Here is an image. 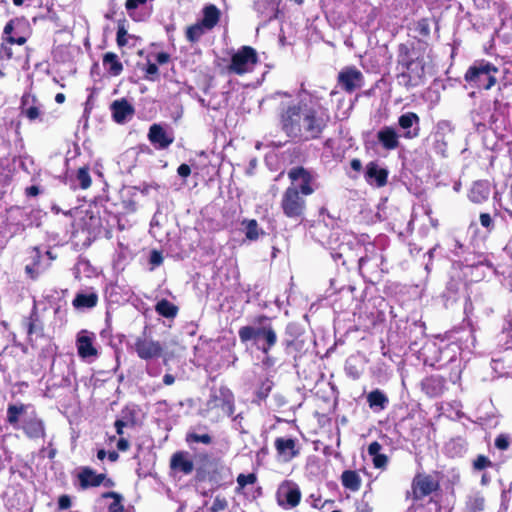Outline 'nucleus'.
Returning <instances> with one entry per match:
<instances>
[{"label":"nucleus","mask_w":512,"mask_h":512,"mask_svg":"<svg viewBox=\"0 0 512 512\" xmlns=\"http://www.w3.org/2000/svg\"><path fill=\"white\" fill-rule=\"evenodd\" d=\"M116 42L118 47L122 48L128 43V32L124 26V24H118L117 34H116Z\"/></svg>","instance_id":"48"},{"label":"nucleus","mask_w":512,"mask_h":512,"mask_svg":"<svg viewBox=\"0 0 512 512\" xmlns=\"http://www.w3.org/2000/svg\"><path fill=\"white\" fill-rule=\"evenodd\" d=\"M132 348L137 356L144 361L158 359L164 355L163 345L145 334L136 337Z\"/></svg>","instance_id":"11"},{"label":"nucleus","mask_w":512,"mask_h":512,"mask_svg":"<svg viewBox=\"0 0 512 512\" xmlns=\"http://www.w3.org/2000/svg\"><path fill=\"white\" fill-rule=\"evenodd\" d=\"M169 60H170V55L166 52H159L156 55V61L160 65L168 63Z\"/></svg>","instance_id":"62"},{"label":"nucleus","mask_w":512,"mask_h":512,"mask_svg":"<svg viewBox=\"0 0 512 512\" xmlns=\"http://www.w3.org/2000/svg\"><path fill=\"white\" fill-rule=\"evenodd\" d=\"M98 294L94 291L79 292L75 295L72 305L76 309H91L98 304Z\"/></svg>","instance_id":"30"},{"label":"nucleus","mask_w":512,"mask_h":512,"mask_svg":"<svg viewBox=\"0 0 512 512\" xmlns=\"http://www.w3.org/2000/svg\"><path fill=\"white\" fill-rule=\"evenodd\" d=\"M341 483L345 489L356 492L361 488L362 479L355 470H344L341 474Z\"/></svg>","instance_id":"33"},{"label":"nucleus","mask_w":512,"mask_h":512,"mask_svg":"<svg viewBox=\"0 0 512 512\" xmlns=\"http://www.w3.org/2000/svg\"><path fill=\"white\" fill-rule=\"evenodd\" d=\"M377 140L381 147L387 151H393L400 147V135L392 126H383L377 132Z\"/></svg>","instance_id":"26"},{"label":"nucleus","mask_w":512,"mask_h":512,"mask_svg":"<svg viewBox=\"0 0 512 512\" xmlns=\"http://www.w3.org/2000/svg\"><path fill=\"white\" fill-rule=\"evenodd\" d=\"M40 104L35 95L29 93L23 94L21 97L20 110L21 115L25 116L29 121L40 119Z\"/></svg>","instance_id":"27"},{"label":"nucleus","mask_w":512,"mask_h":512,"mask_svg":"<svg viewBox=\"0 0 512 512\" xmlns=\"http://www.w3.org/2000/svg\"><path fill=\"white\" fill-rule=\"evenodd\" d=\"M128 425V422L124 421L123 419H117L115 422H114V427L116 429V433L122 437V435L124 434V427H126Z\"/></svg>","instance_id":"59"},{"label":"nucleus","mask_w":512,"mask_h":512,"mask_svg":"<svg viewBox=\"0 0 512 512\" xmlns=\"http://www.w3.org/2000/svg\"><path fill=\"white\" fill-rule=\"evenodd\" d=\"M397 52V65L401 69L397 75L399 84L407 89L423 84L426 75L424 56H416L413 48L405 43L398 45Z\"/></svg>","instance_id":"3"},{"label":"nucleus","mask_w":512,"mask_h":512,"mask_svg":"<svg viewBox=\"0 0 512 512\" xmlns=\"http://www.w3.org/2000/svg\"><path fill=\"white\" fill-rule=\"evenodd\" d=\"M129 447H130V443H129L128 439H126L124 437H120L119 440L117 441V449L119 451L125 452L129 449Z\"/></svg>","instance_id":"60"},{"label":"nucleus","mask_w":512,"mask_h":512,"mask_svg":"<svg viewBox=\"0 0 512 512\" xmlns=\"http://www.w3.org/2000/svg\"><path fill=\"white\" fill-rule=\"evenodd\" d=\"M40 194V188L36 185L29 186L25 189V195L27 197H36Z\"/></svg>","instance_id":"61"},{"label":"nucleus","mask_w":512,"mask_h":512,"mask_svg":"<svg viewBox=\"0 0 512 512\" xmlns=\"http://www.w3.org/2000/svg\"><path fill=\"white\" fill-rule=\"evenodd\" d=\"M102 498L107 499L111 498L113 499V502L109 504L107 510L108 512H124L125 508L123 505V496L115 491H107L102 493Z\"/></svg>","instance_id":"38"},{"label":"nucleus","mask_w":512,"mask_h":512,"mask_svg":"<svg viewBox=\"0 0 512 512\" xmlns=\"http://www.w3.org/2000/svg\"><path fill=\"white\" fill-rule=\"evenodd\" d=\"M185 441L188 444L203 443L205 445H209L212 443V437H211V435H209L207 433L197 434L195 432H188L186 434Z\"/></svg>","instance_id":"41"},{"label":"nucleus","mask_w":512,"mask_h":512,"mask_svg":"<svg viewBox=\"0 0 512 512\" xmlns=\"http://www.w3.org/2000/svg\"><path fill=\"white\" fill-rule=\"evenodd\" d=\"M206 31H209L208 28L203 27L201 23L198 21L192 25H189L186 28L185 38L189 43L195 44L200 41V39L206 33Z\"/></svg>","instance_id":"36"},{"label":"nucleus","mask_w":512,"mask_h":512,"mask_svg":"<svg viewBox=\"0 0 512 512\" xmlns=\"http://www.w3.org/2000/svg\"><path fill=\"white\" fill-rule=\"evenodd\" d=\"M31 262L25 266V272L32 280H37L39 275L50 267V262L43 264L42 252L38 246L29 250Z\"/></svg>","instance_id":"20"},{"label":"nucleus","mask_w":512,"mask_h":512,"mask_svg":"<svg viewBox=\"0 0 512 512\" xmlns=\"http://www.w3.org/2000/svg\"><path fill=\"white\" fill-rule=\"evenodd\" d=\"M72 505L70 496L64 494L58 498V508L60 510L69 509Z\"/></svg>","instance_id":"55"},{"label":"nucleus","mask_w":512,"mask_h":512,"mask_svg":"<svg viewBox=\"0 0 512 512\" xmlns=\"http://www.w3.org/2000/svg\"><path fill=\"white\" fill-rule=\"evenodd\" d=\"M285 335L287 336V338L298 339L299 332L297 325L295 323H288L285 327Z\"/></svg>","instance_id":"53"},{"label":"nucleus","mask_w":512,"mask_h":512,"mask_svg":"<svg viewBox=\"0 0 512 512\" xmlns=\"http://www.w3.org/2000/svg\"><path fill=\"white\" fill-rule=\"evenodd\" d=\"M365 255L360 256L357 265L361 276L369 281L374 282L381 277L383 269V256L377 252L373 244L364 247Z\"/></svg>","instance_id":"6"},{"label":"nucleus","mask_w":512,"mask_h":512,"mask_svg":"<svg viewBox=\"0 0 512 512\" xmlns=\"http://www.w3.org/2000/svg\"><path fill=\"white\" fill-rule=\"evenodd\" d=\"M245 235H246V238L251 241L258 239V237H259L258 223L255 219H251V220L247 221Z\"/></svg>","instance_id":"44"},{"label":"nucleus","mask_w":512,"mask_h":512,"mask_svg":"<svg viewBox=\"0 0 512 512\" xmlns=\"http://www.w3.org/2000/svg\"><path fill=\"white\" fill-rule=\"evenodd\" d=\"M144 78L149 81H155L159 77V69L156 63L148 62L144 68Z\"/></svg>","instance_id":"46"},{"label":"nucleus","mask_w":512,"mask_h":512,"mask_svg":"<svg viewBox=\"0 0 512 512\" xmlns=\"http://www.w3.org/2000/svg\"><path fill=\"white\" fill-rule=\"evenodd\" d=\"M271 318L265 314L257 315L253 319V324L256 326L246 325L242 326L239 331V339L242 343L254 341V343L261 344L258 349L265 355H268L271 349L277 343V333L271 324Z\"/></svg>","instance_id":"4"},{"label":"nucleus","mask_w":512,"mask_h":512,"mask_svg":"<svg viewBox=\"0 0 512 512\" xmlns=\"http://www.w3.org/2000/svg\"><path fill=\"white\" fill-rule=\"evenodd\" d=\"M367 403L371 409L383 410L388 405L389 399L380 389H375L368 393Z\"/></svg>","instance_id":"35"},{"label":"nucleus","mask_w":512,"mask_h":512,"mask_svg":"<svg viewBox=\"0 0 512 512\" xmlns=\"http://www.w3.org/2000/svg\"><path fill=\"white\" fill-rule=\"evenodd\" d=\"M76 179L79 181V186L81 189L86 190L92 184V179L89 173V167L84 166L80 167L76 173Z\"/></svg>","instance_id":"40"},{"label":"nucleus","mask_w":512,"mask_h":512,"mask_svg":"<svg viewBox=\"0 0 512 512\" xmlns=\"http://www.w3.org/2000/svg\"><path fill=\"white\" fill-rule=\"evenodd\" d=\"M274 447L279 458L289 462L300 455V448L294 438L277 437Z\"/></svg>","instance_id":"18"},{"label":"nucleus","mask_w":512,"mask_h":512,"mask_svg":"<svg viewBox=\"0 0 512 512\" xmlns=\"http://www.w3.org/2000/svg\"><path fill=\"white\" fill-rule=\"evenodd\" d=\"M388 463V457L385 454H377L373 456V465L375 468H384Z\"/></svg>","instance_id":"52"},{"label":"nucleus","mask_w":512,"mask_h":512,"mask_svg":"<svg viewBox=\"0 0 512 512\" xmlns=\"http://www.w3.org/2000/svg\"><path fill=\"white\" fill-rule=\"evenodd\" d=\"M439 489L440 483L432 475L417 473L412 479L411 492H408L407 497H411L413 502H418Z\"/></svg>","instance_id":"9"},{"label":"nucleus","mask_w":512,"mask_h":512,"mask_svg":"<svg viewBox=\"0 0 512 512\" xmlns=\"http://www.w3.org/2000/svg\"><path fill=\"white\" fill-rule=\"evenodd\" d=\"M237 491H240L243 489L246 485L254 484L257 481V476L255 473H249V474H239L237 476Z\"/></svg>","instance_id":"43"},{"label":"nucleus","mask_w":512,"mask_h":512,"mask_svg":"<svg viewBox=\"0 0 512 512\" xmlns=\"http://www.w3.org/2000/svg\"><path fill=\"white\" fill-rule=\"evenodd\" d=\"M421 390L430 398L440 397L446 390V378L430 375L421 381Z\"/></svg>","instance_id":"22"},{"label":"nucleus","mask_w":512,"mask_h":512,"mask_svg":"<svg viewBox=\"0 0 512 512\" xmlns=\"http://www.w3.org/2000/svg\"><path fill=\"white\" fill-rule=\"evenodd\" d=\"M490 188L486 182H475L469 191V200L476 204H482L488 200Z\"/></svg>","instance_id":"31"},{"label":"nucleus","mask_w":512,"mask_h":512,"mask_svg":"<svg viewBox=\"0 0 512 512\" xmlns=\"http://www.w3.org/2000/svg\"><path fill=\"white\" fill-rule=\"evenodd\" d=\"M398 125L404 130V138L414 139L420 135V117L415 112H406L398 118Z\"/></svg>","instance_id":"19"},{"label":"nucleus","mask_w":512,"mask_h":512,"mask_svg":"<svg viewBox=\"0 0 512 512\" xmlns=\"http://www.w3.org/2000/svg\"><path fill=\"white\" fill-rule=\"evenodd\" d=\"M155 311L162 317L173 319L177 316L179 308L169 300L161 299L156 303Z\"/></svg>","instance_id":"34"},{"label":"nucleus","mask_w":512,"mask_h":512,"mask_svg":"<svg viewBox=\"0 0 512 512\" xmlns=\"http://www.w3.org/2000/svg\"><path fill=\"white\" fill-rule=\"evenodd\" d=\"M24 434L30 439L45 438L46 430L43 420L36 415L26 419L22 424Z\"/></svg>","instance_id":"28"},{"label":"nucleus","mask_w":512,"mask_h":512,"mask_svg":"<svg viewBox=\"0 0 512 512\" xmlns=\"http://www.w3.org/2000/svg\"><path fill=\"white\" fill-rule=\"evenodd\" d=\"M177 173L180 177L187 178L191 174V168L188 164L183 163L177 168Z\"/></svg>","instance_id":"58"},{"label":"nucleus","mask_w":512,"mask_h":512,"mask_svg":"<svg viewBox=\"0 0 512 512\" xmlns=\"http://www.w3.org/2000/svg\"><path fill=\"white\" fill-rule=\"evenodd\" d=\"M492 466V461L483 454H479L472 462V467L475 471H481Z\"/></svg>","instance_id":"42"},{"label":"nucleus","mask_w":512,"mask_h":512,"mask_svg":"<svg viewBox=\"0 0 512 512\" xmlns=\"http://www.w3.org/2000/svg\"><path fill=\"white\" fill-rule=\"evenodd\" d=\"M350 167L356 171V172H360L362 170V162L360 159L358 158H353L351 161H350Z\"/></svg>","instance_id":"63"},{"label":"nucleus","mask_w":512,"mask_h":512,"mask_svg":"<svg viewBox=\"0 0 512 512\" xmlns=\"http://www.w3.org/2000/svg\"><path fill=\"white\" fill-rule=\"evenodd\" d=\"M163 261L164 257L160 250L153 249L150 252L149 264L151 265V269H154L155 267L162 265Z\"/></svg>","instance_id":"50"},{"label":"nucleus","mask_w":512,"mask_h":512,"mask_svg":"<svg viewBox=\"0 0 512 512\" xmlns=\"http://www.w3.org/2000/svg\"><path fill=\"white\" fill-rule=\"evenodd\" d=\"M270 390H271V385L269 383H263L261 388L257 392L258 398H260L261 400L267 398Z\"/></svg>","instance_id":"57"},{"label":"nucleus","mask_w":512,"mask_h":512,"mask_svg":"<svg viewBox=\"0 0 512 512\" xmlns=\"http://www.w3.org/2000/svg\"><path fill=\"white\" fill-rule=\"evenodd\" d=\"M287 177L290 185L287 187L292 191L308 197L315 193L319 184L317 182V175L304 166H294L287 172Z\"/></svg>","instance_id":"5"},{"label":"nucleus","mask_w":512,"mask_h":512,"mask_svg":"<svg viewBox=\"0 0 512 512\" xmlns=\"http://www.w3.org/2000/svg\"><path fill=\"white\" fill-rule=\"evenodd\" d=\"M259 62L257 51L248 45L240 47L232 57L227 66V72L242 76L251 73Z\"/></svg>","instance_id":"7"},{"label":"nucleus","mask_w":512,"mask_h":512,"mask_svg":"<svg viewBox=\"0 0 512 512\" xmlns=\"http://www.w3.org/2000/svg\"><path fill=\"white\" fill-rule=\"evenodd\" d=\"M202 15L203 17L199 22L203 27L211 31L218 25L221 18V11L216 5L207 4L202 9Z\"/></svg>","instance_id":"29"},{"label":"nucleus","mask_w":512,"mask_h":512,"mask_svg":"<svg viewBox=\"0 0 512 512\" xmlns=\"http://www.w3.org/2000/svg\"><path fill=\"white\" fill-rule=\"evenodd\" d=\"M464 80L473 88L490 90L498 84L497 94L493 100V109L497 113H505L509 107V95L507 90L512 87V67L493 63L480 59L473 62L464 74Z\"/></svg>","instance_id":"2"},{"label":"nucleus","mask_w":512,"mask_h":512,"mask_svg":"<svg viewBox=\"0 0 512 512\" xmlns=\"http://www.w3.org/2000/svg\"><path fill=\"white\" fill-rule=\"evenodd\" d=\"M14 30V20H10L4 27V35L5 37L11 36Z\"/></svg>","instance_id":"64"},{"label":"nucleus","mask_w":512,"mask_h":512,"mask_svg":"<svg viewBox=\"0 0 512 512\" xmlns=\"http://www.w3.org/2000/svg\"><path fill=\"white\" fill-rule=\"evenodd\" d=\"M147 138L156 150L168 149L175 140L173 130L160 123H153L149 127Z\"/></svg>","instance_id":"13"},{"label":"nucleus","mask_w":512,"mask_h":512,"mask_svg":"<svg viewBox=\"0 0 512 512\" xmlns=\"http://www.w3.org/2000/svg\"><path fill=\"white\" fill-rule=\"evenodd\" d=\"M213 408H219L224 414L231 417L235 412V398L233 392L227 386H220L210 398Z\"/></svg>","instance_id":"15"},{"label":"nucleus","mask_w":512,"mask_h":512,"mask_svg":"<svg viewBox=\"0 0 512 512\" xmlns=\"http://www.w3.org/2000/svg\"><path fill=\"white\" fill-rule=\"evenodd\" d=\"M147 0H126L125 8L128 12L136 10L138 7L145 5Z\"/></svg>","instance_id":"54"},{"label":"nucleus","mask_w":512,"mask_h":512,"mask_svg":"<svg viewBox=\"0 0 512 512\" xmlns=\"http://www.w3.org/2000/svg\"><path fill=\"white\" fill-rule=\"evenodd\" d=\"M388 176V169L381 167L377 161L367 163L364 178L369 185L378 188L384 187L388 183Z\"/></svg>","instance_id":"16"},{"label":"nucleus","mask_w":512,"mask_h":512,"mask_svg":"<svg viewBox=\"0 0 512 512\" xmlns=\"http://www.w3.org/2000/svg\"><path fill=\"white\" fill-rule=\"evenodd\" d=\"M286 353L292 354L293 352H299L301 349L302 341L296 338H286L283 342Z\"/></svg>","instance_id":"47"},{"label":"nucleus","mask_w":512,"mask_h":512,"mask_svg":"<svg viewBox=\"0 0 512 512\" xmlns=\"http://www.w3.org/2000/svg\"><path fill=\"white\" fill-rule=\"evenodd\" d=\"M495 447L499 450H507L510 446L509 437L506 434H499L495 439Z\"/></svg>","instance_id":"51"},{"label":"nucleus","mask_w":512,"mask_h":512,"mask_svg":"<svg viewBox=\"0 0 512 512\" xmlns=\"http://www.w3.org/2000/svg\"><path fill=\"white\" fill-rule=\"evenodd\" d=\"M276 502L283 509H293L297 507L302 498L299 486L292 480L282 481L276 491Z\"/></svg>","instance_id":"10"},{"label":"nucleus","mask_w":512,"mask_h":512,"mask_svg":"<svg viewBox=\"0 0 512 512\" xmlns=\"http://www.w3.org/2000/svg\"><path fill=\"white\" fill-rule=\"evenodd\" d=\"M332 122L329 109L318 100L299 101L280 113L282 131L301 142L320 140Z\"/></svg>","instance_id":"1"},{"label":"nucleus","mask_w":512,"mask_h":512,"mask_svg":"<svg viewBox=\"0 0 512 512\" xmlns=\"http://www.w3.org/2000/svg\"><path fill=\"white\" fill-rule=\"evenodd\" d=\"M364 76L355 66L344 67L337 77V83L346 93H353L356 89L362 87Z\"/></svg>","instance_id":"14"},{"label":"nucleus","mask_w":512,"mask_h":512,"mask_svg":"<svg viewBox=\"0 0 512 512\" xmlns=\"http://www.w3.org/2000/svg\"><path fill=\"white\" fill-rule=\"evenodd\" d=\"M283 215L293 221H302L307 210L306 197L288 188L284 190L280 200Z\"/></svg>","instance_id":"8"},{"label":"nucleus","mask_w":512,"mask_h":512,"mask_svg":"<svg viewBox=\"0 0 512 512\" xmlns=\"http://www.w3.org/2000/svg\"><path fill=\"white\" fill-rule=\"evenodd\" d=\"M431 19L424 17L414 22V31L423 39H427L430 37L431 29H430Z\"/></svg>","instance_id":"39"},{"label":"nucleus","mask_w":512,"mask_h":512,"mask_svg":"<svg viewBox=\"0 0 512 512\" xmlns=\"http://www.w3.org/2000/svg\"><path fill=\"white\" fill-rule=\"evenodd\" d=\"M228 508V501L225 497L217 495L210 507L211 512H221Z\"/></svg>","instance_id":"49"},{"label":"nucleus","mask_w":512,"mask_h":512,"mask_svg":"<svg viewBox=\"0 0 512 512\" xmlns=\"http://www.w3.org/2000/svg\"><path fill=\"white\" fill-rule=\"evenodd\" d=\"M363 245L360 242L354 243H341L336 249L331 252V256L336 262H341V265L350 269L359 263V252L362 250Z\"/></svg>","instance_id":"12"},{"label":"nucleus","mask_w":512,"mask_h":512,"mask_svg":"<svg viewBox=\"0 0 512 512\" xmlns=\"http://www.w3.org/2000/svg\"><path fill=\"white\" fill-rule=\"evenodd\" d=\"M21 324L26 330L27 338L29 341H32L33 335H43L44 324L41 320L37 302L35 300L29 315L23 317Z\"/></svg>","instance_id":"17"},{"label":"nucleus","mask_w":512,"mask_h":512,"mask_svg":"<svg viewBox=\"0 0 512 512\" xmlns=\"http://www.w3.org/2000/svg\"><path fill=\"white\" fill-rule=\"evenodd\" d=\"M479 221L487 233H491L495 229V222L489 213L482 212L479 215Z\"/></svg>","instance_id":"45"},{"label":"nucleus","mask_w":512,"mask_h":512,"mask_svg":"<svg viewBox=\"0 0 512 512\" xmlns=\"http://www.w3.org/2000/svg\"><path fill=\"white\" fill-rule=\"evenodd\" d=\"M170 469L174 472H180L189 475L194 470V463L187 451H176L170 458Z\"/></svg>","instance_id":"24"},{"label":"nucleus","mask_w":512,"mask_h":512,"mask_svg":"<svg viewBox=\"0 0 512 512\" xmlns=\"http://www.w3.org/2000/svg\"><path fill=\"white\" fill-rule=\"evenodd\" d=\"M79 487L81 490H86L92 487H99L105 480V474H97L89 466L82 467L80 472L77 474Z\"/></svg>","instance_id":"25"},{"label":"nucleus","mask_w":512,"mask_h":512,"mask_svg":"<svg viewBox=\"0 0 512 512\" xmlns=\"http://www.w3.org/2000/svg\"><path fill=\"white\" fill-rule=\"evenodd\" d=\"M76 348L79 357L82 359L95 357L98 354V351L94 346V335L86 330H82L78 333L76 338Z\"/></svg>","instance_id":"23"},{"label":"nucleus","mask_w":512,"mask_h":512,"mask_svg":"<svg viewBox=\"0 0 512 512\" xmlns=\"http://www.w3.org/2000/svg\"><path fill=\"white\" fill-rule=\"evenodd\" d=\"M27 406L25 404H9L7 407V419L6 421L13 427H17L19 418L26 412Z\"/></svg>","instance_id":"37"},{"label":"nucleus","mask_w":512,"mask_h":512,"mask_svg":"<svg viewBox=\"0 0 512 512\" xmlns=\"http://www.w3.org/2000/svg\"><path fill=\"white\" fill-rule=\"evenodd\" d=\"M382 445L378 441H373L368 446V454L374 456L380 453Z\"/></svg>","instance_id":"56"},{"label":"nucleus","mask_w":512,"mask_h":512,"mask_svg":"<svg viewBox=\"0 0 512 512\" xmlns=\"http://www.w3.org/2000/svg\"><path fill=\"white\" fill-rule=\"evenodd\" d=\"M110 111L112 119L118 124L125 123L135 114L134 106L126 98L114 100L110 105Z\"/></svg>","instance_id":"21"},{"label":"nucleus","mask_w":512,"mask_h":512,"mask_svg":"<svg viewBox=\"0 0 512 512\" xmlns=\"http://www.w3.org/2000/svg\"><path fill=\"white\" fill-rule=\"evenodd\" d=\"M103 66L110 76H119L123 72V64L114 52H107L102 58Z\"/></svg>","instance_id":"32"}]
</instances>
